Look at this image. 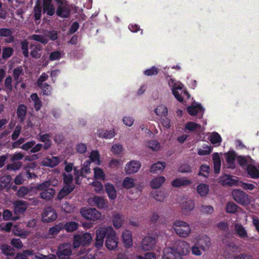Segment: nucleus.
I'll use <instances>...</instances> for the list:
<instances>
[{
    "mask_svg": "<svg viewBox=\"0 0 259 259\" xmlns=\"http://www.w3.org/2000/svg\"><path fill=\"white\" fill-rule=\"evenodd\" d=\"M106 237L105 245L109 250H114L117 247L118 237L116 232L111 226L99 228L96 231V246L101 247Z\"/></svg>",
    "mask_w": 259,
    "mask_h": 259,
    "instance_id": "1",
    "label": "nucleus"
},
{
    "mask_svg": "<svg viewBox=\"0 0 259 259\" xmlns=\"http://www.w3.org/2000/svg\"><path fill=\"white\" fill-rule=\"evenodd\" d=\"M165 248H169L170 253L173 256L172 259H181V256L187 254L189 252L190 245L185 241H180L175 244H171Z\"/></svg>",
    "mask_w": 259,
    "mask_h": 259,
    "instance_id": "2",
    "label": "nucleus"
},
{
    "mask_svg": "<svg viewBox=\"0 0 259 259\" xmlns=\"http://www.w3.org/2000/svg\"><path fill=\"white\" fill-rule=\"evenodd\" d=\"M167 83L171 90L172 95L180 102L182 103L183 102V98L181 94L186 95L188 98H190V94L185 89H184V84L180 81L172 78H169L167 80Z\"/></svg>",
    "mask_w": 259,
    "mask_h": 259,
    "instance_id": "3",
    "label": "nucleus"
},
{
    "mask_svg": "<svg viewBox=\"0 0 259 259\" xmlns=\"http://www.w3.org/2000/svg\"><path fill=\"white\" fill-rule=\"evenodd\" d=\"M172 228L176 233L181 237H188L191 233V228L186 222L182 221H176L173 224Z\"/></svg>",
    "mask_w": 259,
    "mask_h": 259,
    "instance_id": "4",
    "label": "nucleus"
},
{
    "mask_svg": "<svg viewBox=\"0 0 259 259\" xmlns=\"http://www.w3.org/2000/svg\"><path fill=\"white\" fill-rule=\"evenodd\" d=\"M63 177L64 185L58 195V199H61L68 195L74 188V186L73 184L72 176L71 175L64 174L63 175Z\"/></svg>",
    "mask_w": 259,
    "mask_h": 259,
    "instance_id": "5",
    "label": "nucleus"
},
{
    "mask_svg": "<svg viewBox=\"0 0 259 259\" xmlns=\"http://www.w3.org/2000/svg\"><path fill=\"white\" fill-rule=\"evenodd\" d=\"M15 259H56V257L54 254L46 256L38 252H34L32 250H26L18 253Z\"/></svg>",
    "mask_w": 259,
    "mask_h": 259,
    "instance_id": "6",
    "label": "nucleus"
},
{
    "mask_svg": "<svg viewBox=\"0 0 259 259\" xmlns=\"http://www.w3.org/2000/svg\"><path fill=\"white\" fill-rule=\"evenodd\" d=\"M193 243H195L202 250H206L210 245V239L207 235L199 234L193 236L191 239Z\"/></svg>",
    "mask_w": 259,
    "mask_h": 259,
    "instance_id": "7",
    "label": "nucleus"
},
{
    "mask_svg": "<svg viewBox=\"0 0 259 259\" xmlns=\"http://www.w3.org/2000/svg\"><path fill=\"white\" fill-rule=\"evenodd\" d=\"M80 212L83 218L91 221L99 220L101 217V213L96 208L82 207L80 209Z\"/></svg>",
    "mask_w": 259,
    "mask_h": 259,
    "instance_id": "8",
    "label": "nucleus"
},
{
    "mask_svg": "<svg viewBox=\"0 0 259 259\" xmlns=\"http://www.w3.org/2000/svg\"><path fill=\"white\" fill-rule=\"evenodd\" d=\"M93 237L91 234L86 233L82 235L74 236L73 246L74 248L78 247L80 245H86L91 243Z\"/></svg>",
    "mask_w": 259,
    "mask_h": 259,
    "instance_id": "9",
    "label": "nucleus"
},
{
    "mask_svg": "<svg viewBox=\"0 0 259 259\" xmlns=\"http://www.w3.org/2000/svg\"><path fill=\"white\" fill-rule=\"evenodd\" d=\"M90 160H87L82 164L80 171L77 170L76 167L74 168L75 182L77 184H80L81 183L80 178H82L84 175L90 173Z\"/></svg>",
    "mask_w": 259,
    "mask_h": 259,
    "instance_id": "10",
    "label": "nucleus"
},
{
    "mask_svg": "<svg viewBox=\"0 0 259 259\" xmlns=\"http://www.w3.org/2000/svg\"><path fill=\"white\" fill-rule=\"evenodd\" d=\"M49 37L51 40H56L57 36V33L56 31H49L45 34V35L34 34L30 36V38L42 44H47Z\"/></svg>",
    "mask_w": 259,
    "mask_h": 259,
    "instance_id": "11",
    "label": "nucleus"
},
{
    "mask_svg": "<svg viewBox=\"0 0 259 259\" xmlns=\"http://www.w3.org/2000/svg\"><path fill=\"white\" fill-rule=\"evenodd\" d=\"M187 111L191 116H194L199 114L202 116L204 108L200 103L194 101L190 106H188Z\"/></svg>",
    "mask_w": 259,
    "mask_h": 259,
    "instance_id": "12",
    "label": "nucleus"
},
{
    "mask_svg": "<svg viewBox=\"0 0 259 259\" xmlns=\"http://www.w3.org/2000/svg\"><path fill=\"white\" fill-rule=\"evenodd\" d=\"M232 195L234 200L241 204L247 205L250 203L248 196L241 191L234 190L232 192Z\"/></svg>",
    "mask_w": 259,
    "mask_h": 259,
    "instance_id": "13",
    "label": "nucleus"
},
{
    "mask_svg": "<svg viewBox=\"0 0 259 259\" xmlns=\"http://www.w3.org/2000/svg\"><path fill=\"white\" fill-rule=\"evenodd\" d=\"M88 203L91 206H97L99 208H104L108 207L107 202L103 198L94 196L88 200Z\"/></svg>",
    "mask_w": 259,
    "mask_h": 259,
    "instance_id": "14",
    "label": "nucleus"
},
{
    "mask_svg": "<svg viewBox=\"0 0 259 259\" xmlns=\"http://www.w3.org/2000/svg\"><path fill=\"white\" fill-rule=\"evenodd\" d=\"M156 244L155 236L148 235L143 240L141 243V248L144 250H150L152 249Z\"/></svg>",
    "mask_w": 259,
    "mask_h": 259,
    "instance_id": "15",
    "label": "nucleus"
},
{
    "mask_svg": "<svg viewBox=\"0 0 259 259\" xmlns=\"http://www.w3.org/2000/svg\"><path fill=\"white\" fill-rule=\"evenodd\" d=\"M71 254V250L70 244H62L59 246L57 252L59 259H69Z\"/></svg>",
    "mask_w": 259,
    "mask_h": 259,
    "instance_id": "16",
    "label": "nucleus"
},
{
    "mask_svg": "<svg viewBox=\"0 0 259 259\" xmlns=\"http://www.w3.org/2000/svg\"><path fill=\"white\" fill-rule=\"evenodd\" d=\"M140 167L141 163L139 161L132 160L126 164L124 170L126 174L130 175L138 171Z\"/></svg>",
    "mask_w": 259,
    "mask_h": 259,
    "instance_id": "17",
    "label": "nucleus"
},
{
    "mask_svg": "<svg viewBox=\"0 0 259 259\" xmlns=\"http://www.w3.org/2000/svg\"><path fill=\"white\" fill-rule=\"evenodd\" d=\"M57 215L55 211L51 207H48L42 214V220L44 222H50L56 219Z\"/></svg>",
    "mask_w": 259,
    "mask_h": 259,
    "instance_id": "18",
    "label": "nucleus"
},
{
    "mask_svg": "<svg viewBox=\"0 0 259 259\" xmlns=\"http://www.w3.org/2000/svg\"><path fill=\"white\" fill-rule=\"evenodd\" d=\"M224 157L226 161L227 168H234L235 167V160L237 157L236 153L233 150H230L225 153Z\"/></svg>",
    "mask_w": 259,
    "mask_h": 259,
    "instance_id": "19",
    "label": "nucleus"
},
{
    "mask_svg": "<svg viewBox=\"0 0 259 259\" xmlns=\"http://www.w3.org/2000/svg\"><path fill=\"white\" fill-rule=\"evenodd\" d=\"M56 13L59 17L67 18L70 14L69 7L67 5L61 2L58 5Z\"/></svg>",
    "mask_w": 259,
    "mask_h": 259,
    "instance_id": "20",
    "label": "nucleus"
},
{
    "mask_svg": "<svg viewBox=\"0 0 259 259\" xmlns=\"http://www.w3.org/2000/svg\"><path fill=\"white\" fill-rule=\"evenodd\" d=\"M192 181L186 177L179 178L175 179L171 182L174 187H180L188 186L192 183Z\"/></svg>",
    "mask_w": 259,
    "mask_h": 259,
    "instance_id": "21",
    "label": "nucleus"
},
{
    "mask_svg": "<svg viewBox=\"0 0 259 259\" xmlns=\"http://www.w3.org/2000/svg\"><path fill=\"white\" fill-rule=\"evenodd\" d=\"M222 154V153L215 152L212 155L214 172L217 174H219L220 171L221 166V155Z\"/></svg>",
    "mask_w": 259,
    "mask_h": 259,
    "instance_id": "22",
    "label": "nucleus"
},
{
    "mask_svg": "<svg viewBox=\"0 0 259 259\" xmlns=\"http://www.w3.org/2000/svg\"><path fill=\"white\" fill-rule=\"evenodd\" d=\"M43 9L44 13L48 15L52 16L55 12V8L52 4V0H43Z\"/></svg>",
    "mask_w": 259,
    "mask_h": 259,
    "instance_id": "23",
    "label": "nucleus"
},
{
    "mask_svg": "<svg viewBox=\"0 0 259 259\" xmlns=\"http://www.w3.org/2000/svg\"><path fill=\"white\" fill-rule=\"evenodd\" d=\"M36 190H38L36 187H32L30 189H28L26 187H21L17 192V195L19 197H23L25 195L29 194V195H32L36 193Z\"/></svg>",
    "mask_w": 259,
    "mask_h": 259,
    "instance_id": "24",
    "label": "nucleus"
},
{
    "mask_svg": "<svg viewBox=\"0 0 259 259\" xmlns=\"http://www.w3.org/2000/svg\"><path fill=\"white\" fill-rule=\"evenodd\" d=\"M185 130L188 132H201L204 129L201 125L193 121H189L185 124Z\"/></svg>",
    "mask_w": 259,
    "mask_h": 259,
    "instance_id": "25",
    "label": "nucleus"
},
{
    "mask_svg": "<svg viewBox=\"0 0 259 259\" xmlns=\"http://www.w3.org/2000/svg\"><path fill=\"white\" fill-rule=\"evenodd\" d=\"M122 240L126 247H130L133 245V238L131 232L128 230H124L122 233Z\"/></svg>",
    "mask_w": 259,
    "mask_h": 259,
    "instance_id": "26",
    "label": "nucleus"
},
{
    "mask_svg": "<svg viewBox=\"0 0 259 259\" xmlns=\"http://www.w3.org/2000/svg\"><path fill=\"white\" fill-rule=\"evenodd\" d=\"M208 139L210 143L216 147L219 146L222 141L221 136L217 132L210 133Z\"/></svg>",
    "mask_w": 259,
    "mask_h": 259,
    "instance_id": "27",
    "label": "nucleus"
},
{
    "mask_svg": "<svg viewBox=\"0 0 259 259\" xmlns=\"http://www.w3.org/2000/svg\"><path fill=\"white\" fill-rule=\"evenodd\" d=\"M220 182L224 185H236L237 182V178L227 175H223L220 180Z\"/></svg>",
    "mask_w": 259,
    "mask_h": 259,
    "instance_id": "28",
    "label": "nucleus"
},
{
    "mask_svg": "<svg viewBox=\"0 0 259 259\" xmlns=\"http://www.w3.org/2000/svg\"><path fill=\"white\" fill-rule=\"evenodd\" d=\"M105 190L110 199L114 200L116 198L117 192L113 185L107 183L105 185Z\"/></svg>",
    "mask_w": 259,
    "mask_h": 259,
    "instance_id": "29",
    "label": "nucleus"
},
{
    "mask_svg": "<svg viewBox=\"0 0 259 259\" xmlns=\"http://www.w3.org/2000/svg\"><path fill=\"white\" fill-rule=\"evenodd\" d=\"M166 179L163 176H158L154 178L150 182V186L153 189H158L160 188L165 182Z\"/></svg>",
    "mask_w": 259,
    "mask_h": 259,
    "instance_id": "30",
    "label": "nucleus"
},
{
    "mask_svg": "<svg viewBox=\"0 0 259 259\" xmlns=\"http://www.w3.org/2000/svg\"><path fill=\"white\" fill-rule=\"evenodd\" d=\"M60 162V160L58 157H52L51 158H46L42 161V164L44 166L54 167L57 165Z\"/></svg>",
    "mask_w": 259,
    "mask_h": 259,
    "instance_id": "31",
    "label": "nucleus"
},
{
    "mask_svg": "<svg viewBox=\"0 0 259 259\" xmlns=\"http://www.w3.org/2000/svg\"><path fill=\"white\" fill-rule=\"evenodd\" d=\"M38 190H36V192ZM41 192L40 194V198L45 200H50L54 196L55 191L53 189L46 188L44 190H40Z\"/></svg>",
    "mask_w": 259,
    "mask_h": 259,
    "instance_id": "32",
    "label": "nucleus"
},
{
    "mask_svg": "<svg viewBox=\"0 0 259 259\" xmlns=\"http://www.w3.org/2000/svg\"><path fill=\"white\" fill-rule=\"evenodd\" d=\"M123 221V217L121 214L115 213L113 215V225L116 229H119L122 226Z\"/></svg>",
    "mask_w": 259,
    "mask_h": 259,
    "instance_id": "33",
    "label": "nucleus"
},
{
    "mask_svg": "<svg viewBox=\"0 0 259 259\" xmlns=\"http://www.w3.org/2000/svg\"><path fill=\"white\" fill-rule=\"evenodd\" d=\"M154 113L156 115L162 117H165L168 113L166 106L162 104L158 105L154 109Z\"/></svg>",
    "mask_w": 259,
    "mask_h": 259,
    "instance_id": "34",
    "label": "nucleus"
},
{
    "mask_svg": "<svg viewBox=\"0 0 259 259\" xmlns=\"http://www.w3.org/2000/svg\"><path fill=\"white\" fill-rule=\"evenodd\" d=\"M63 224H58L51 228L49 230L48 234L45 236V238H51L55 235H57L60 231L63 228Z\"/></svg>",
    "mask_w": 259,
    "mask_h": 259,
    "instance_id": "35",
    "label": "nucleus"
},
{
    "mask_svg": "<svg viewBox=\"0 0 259 259\" xmlns=\"http://www.w3.org/2000/svg\"><path fill=\"white\" fill-rule=\"evenodd\" d=\"M145 145L153 151H158L161 148L160 143L158 141L154 140L147 141L145 143Z\"/></svg>",
    "mask_w": 259,
    "mask_h": 259,
    "instance_id": "36",
    "label": "nucleus"
},
{
    "mask_svg": "<svg viewBox=\"0 0 259 259\" xmlns=\"http://www.w3.org/2000/svg\"><path fill=\"white\" fill-rule=\"evenodd\" d=\"M209 188L208 185L201 183L196 187L198 194L201 197L205 196L209 192Z\"/></svg>",
    "mask_w": 259,
    "mask_h": 259,
    "instance_id": "37",
    "label": "nucleus"
},
{
    "mask_svg": "<svg viewBox=\"0 0 259 259\" xmlns=\"http://www.w3.org/2000/svg\"><path fill=\"white\" fill-rule=\"evenodd\" d=\"M234 230L238 236L240 238L245 239L247 237L246 231L242 225L239 224H235Z\"/></svg>",
    "mask_w": 259,
    "mask_h": 259,
    "instance_id": "38",
    "label": "nucleus"
},
{
    "mask_svg": "<svg viewBox=\"0 0 259 259\" xmlns=\"http://www.w3.org/2000/svg\"><path fill=\"white\" fill-rule=\"evenodd\" d=\"M97 134L100 137L111 139L112 138L114 135V131L113 130L107 131L103 129H99L97 131Z\"/></svg>",
    "mask_w": 259,
    "mask_h": 259,
    "instance_id": "39",
    "label": "nucleus"
},
{
    "mask_svg": "<svg viewBox=\"0 0 259 259\" xmlns=\"http://www.w3.org/2000/svg\"><path fill=\"white\" fill-rule=\"evenodd\" d=\"M14 212L16 214L23 213L27 208V206L25 203L22 201L15 202L14 203Z\"/></svg>",
    "mask_w": 259,
    "mask_h": 259,
    "instance_id": "40",
    "label": "nucleus"
},
{
    "mask_svg": "<svg viewBox=\"0 0 259 259\" xmlns=\"http://www.w3.org/2000/svg\"><path fill=\"white\" fill-rule=\"evenodd\" d=\"M166 164L164 162L159 161L152 165L150 171L153 173H158L162 171L165 168Z\"/></svg>",
    "mask_w": 259,
    "mask_h": 259,
    "instance_id": "41",
    "label": "nucleus"
},
{
    "mask_svg": "<svg viewBox=\"0 0 259 259\" xmlns=\"http://www.w3.org/2000/svg\"><path fill=\"white\" fill-rule=\"evenodd\" d=\"M91 163L92 162L96 165H100L101 164V161L100 158V154L98 151L93 150L92 151L89 156Z\"/></svg>",
    "mask_w": 259,
    "mask_h": 259,
    "instance_id": "42",
    "label": "nucleus"
},
{
    "mask_svg": "<svg viewBox=\"0 0 259 259\" xmlns=\"http://www.w3.org/2000/svg\"><path fill=\"white\" fill-rule=\"evenodd\" d=\"M38 139L39 141L44 143V149H48L51 147V141L50 140V136L49 134H46L38 136Z\"/></svg>",
    "mask_w": 259,
    "mask_h": 259,
    "instance_id": "43",
    "label": "nucleus"
},
{
    "mask_svg": "<svg viewBox=\"0 0 259 259\" xmlns=\"http://www.w3.org/2000/svg\"><path fill=\"white\" fill-rule=\"evenodd\" d=\"M247 172L248 175L252 178H259V166L258 168L255 166L250 164L247 166Z\"/></svg>",
    "mask_w": 259,
    "mask_h": 259,
    "instance_id": "44",
    "label": "nucleus"
},
{
    "mask_svg": "<svg viewBox=\"0 0 259 259\" xmlns=\"http://www.w3.org/2000/svg\"><path fill=\"white\" fill-rule=\"evenodd\" d=\"M122 185L125 189H131L135 186V180L131 177H126L123 180Z\"/></svg>",
    "mask_w": 259,
    "mask_h": 259,
    "instance_id": "45",
    "label": "nucleus"
},
{
    "mask_svg": "<svg viewBox=\"0 0 259 259\" xmlns=\"http://www.w3.org/2000/svg\"><path fill=\"white\" fill-rule=\"evenodd\" d=\"M58 184V181L57 180H54L53 181H49L45 182L40 184H39L37 186V189L38 190H44L45 189L49 188L50 185L53 186H57Z\"/></svg>",
    "mask_w": 259,
    "mask_h": 259,
    "instance_id": "46",
    "label": "nucleus"
},
{
    "mask_svg": "<svg viewBox=\"0 0 259 259\" xmlns=\"http://www.w3.org/2000/svg\"><path fill=\"white\" fill-rule=\"evenodd\" d=\"M0 36L8 37L6 39V41L8 42H11L13 40L12 31L8 28L0 29Z\"/></svg>",
    "mask_w": 259,
    "mask_h": 259,
    "instance_id": "47",
    "label": "nucleus"
},
{
    "mask_svg": "<svg viewBox=\"0 0 259 259\" xmlns=\"http://www.w3.org/2000/svg\"><path fill=\"white\" fill-rule=\"evenodd\" d=\"M94 177L95 179L104 180L106 176L102 168L96 167L94 168Z\"/></svg>",
    "mask_w": 259,
    "mask_h": 259,
    "instance_id": "48",
    "label": "nucleus"
},
{
    "mask_svg": "<svg viewBox=\"0 0 259 259\" xmlns=\"http://www.w3.org/2000/svg\"><path fill=\"white\" fill-rule=\"evenodd\" d=\"M30 98L31 100L33 102L34 108L36 109V110H39L42 106V104L37 95L35 93L32 94L31 95Z\"/></svg>",
    "mask_w": 259,
    "mask_h": 259,
    "instance_id": "49",
    "label": "nucleus"
},
{
    "mask_svg": "<svg viewBox=\"0 0 259 259\" xmlns=\"http://www.w3.org/2000/svg\"><path fill=\"white\" fill-rule=\"evenodd\" d=\"M212 151V148L210 146L205 145L198 149V154L201 156L207 155H209Z\"/></svg>",
    "mask_w": 259,
    "mask_h": 259,
    "instance_id": "50",
    "label": "nucleus"
},
{
    "mask_svg": "<svg viewBox=\"0 0 259 259\" xmlns=\"http://www.w3.org/2000/svg\"><path fill=\"white\" fill-rule=\"evenodd\" d=\"M32 50L31 51V55L35 58H38L40 56V51L41 49V46L40 45L34 46L33 45H31Z\"/></svg>",
    "mask_w": 259,
    "mask_h": 259,
    "instance_id": "51",
    "label": "nucleus"
},
{
    "mask_svg": "<svg viewBox=\"0 0 259 259\" xmlns=\"http://www.w3.org/2000/svg\"><path fill=\"white\" fill-rule=\"evenodd\" d=\"M12 231L14 235L20 236L22 238H25L28 234V232L21 230L17 226H15L13 228Z\"/></svg>",
    "mask_w": 259,
    "mask_h": 259,
    "instance_id": "52",
    "label": "nucleus"
},
{
    "mask_svg": "<svg viewBox=\"0 0 259 259\" xmlns=\"http://www.w3.org/2000/svg\"><path fill=\"white\" fill-rule=\"evenodd\" d=\"M62 52L59 51H54L50 54L49 60L52 61L59 60L62 58Z\"/></svg>",
    "mask_w": 259,
    "mask_h": 259,
    "instance_id": "53",
    "label": "nucleus"
},
{
    "mask_svg": "<svg viewBox=\"0 0 259 259\" xmlns=\"http://www.w3.org/2000/svg\"><path fill=\"white\" fill-rule=\"evenodd\" d=\"M182 207L186 211H191L195 207V202L192 200H188L183 204Z\"/></svg>",
    "mask_w": 259,
    "mask_h": 259,
    "instance_id": "54",
    "label": "nucleus"
},
{
    "mask_svg": "<svg viewBox=\"0 0 259 259\" xmlns=\"http://www.w3.org/2000/svg\"><path fill=\"white\" fill-rule=\"evenodd\" d=\"M63 227L67 232H73L77 228L78 224L74 222H69L66 223Z\"/></svg>",
    "mask_w": 259,
    "mask_h": 259,
    "instance_id": "55",
    "label": "nucleus"
},
{
    "mask_svg": "<svg viewBox=\"0 0 259 259\" xmlns=\"http://www.w3.org/2000/svg\"><path fill=\"white\" fill-rule=\"evenodd\" d=\"M41 7L40 5V1L37 0L34 7V17L36 20H38L41 17Z\"/></svg>",
    "mask_w": 259,
    "mask_h": 259,
    "instance_id": "56",
    "label": "nucleus"
},
{
    "mask_svg": "<svg viewBox=\"0 0 259 259\" xmlns=\"http://www.w3.org/2000/svg\"><path fill=\"white\" fill-rule=\"evenodd\" d=\"M122 122L125 126L131 127L135 122V119L131 116L126 115L122 118Z\"/></svg>",
    "mask_w": 259,
    "mask_h": 259,
    "instance_id": "57",
    "label": "nucleus"
},
{
    "mask_svg": "<svg viewBox=\"0 0 259 259\" xmlns=\"http://www.w3.org/2000/svg\"><path fill=\"white\" fill-rule=\"evenodd\" d=\"M1 250L7 255H13L15 253L14 250L8 245H3L1 246Z\"/></svg>",
    "mask_w": 259,
    "mask_h": 259,
    "instance_id": "58",
    "label": "nucleus"
},
{
    "mask_svg": "<svg viewBox=\"0 0 259 259\" xmlns=\"http://www.w3.org/2000/svg\"><path fill=\"white\" fill-rule=\"evenodd\" d=\"M210 171L209 166L206 164H202L200 167V171L198 175L207 177Z\"/></svg>",
    "mask_w": 259,
    "mask_h": 259,
    "instance_id": "59",
    "label": "nucleus"
},
{
    "mask_svg": "<svg viewBox=\"0 0 259 259\" xmlns=\"http://www.w3.org/2000/svg\"><path fill=\"white\" fill-rule=\"evenodd\" d=\"M111 152L115 155H118L122 153L123 151V148L122 145L116 144L112 146Z\"/></svg>",
    "mask_w": 259,
    "mask_h": 259,
    "instance_id": "60",
    "label": "nucleus"
},
{
    "mask_svg": "<svg viewBox=\"0 0 259 259\" xmlns=\"http://www.w3.org/2000/svg\"><path fill=\"white\" fill-rule=\"evenodd\" d=\"M159 69L155 66H152L150 68L147 69L144 71V74L147 76H152L156 75L158 72Z\"/></svg>",
    "mask_w": 259,
    "mask_h": 259,
    "instance_id": "61",
    "label": "nucleus"
},
{
    "mask_svg": "<svg viewBox=\"0 0 259 259\" xmlns=\"http://www.w3.org/2000/svg\"><path fill=\"white\" fill-rule=\"evenodd\" d=\"M128 28L132 32L137 33L138 31H141V34H143V30L141 29L140 26L137 24H130L128 25Z\"/></svg>",
    "mask_w": 259,
    "mask_h": 259,
    "instance_id": "62",
    "label": "nucleus"
},
{
    "mask_svg": "<svg viewBox=\"0 0 259 259\" xmlns=\"http://www.w3.org/2000/svg\"><path fill=\"white\" fill-rule=\"evenodd\" d=\"M26 112V107L25 106L21 105L18 107L17 110V115L19 118L23 119Z\"/></svg>",
    "mask_w": 259,
    "mask_h": 259,
    "instance_id": "63",
    "label": "nucleus"
},
{
    "mask_svg": "<svg viewBox=\"0 0 259 259\" xmlns=\"http://www.w3.org/2000/svg\"><path fill=\"white\" fill-rule=\"evenodd\" d=\"M39 87L41 89L42 92L44 95L48 96L51 94L52 88L50 85L44 83V84H41L39 85Z\"/></svg>",
    "mask_w": 259,
    "mask_h": 259,
    "instance_id": "64",
    "label": "nucleus"
}]
</instances>
